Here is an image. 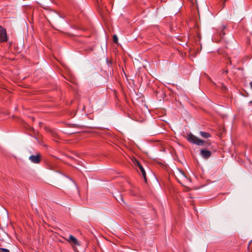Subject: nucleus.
<instances>
[{"label":"nucleus","instance_id":"f257e3e1","mask_svg":"<svg viewBox=\"0 0 252 252\" xmlns=\"http://www.w3.org/2000/svg\"><path fill=\"white\" fill-rule=\"evenodd\" d=\"M176 177L179 183L184 186H186L190 182V180L179 169H177Z\"/></svg>","mask_w":252,"mask_h":252},{"label":"nucleus","instance_id":"f03ea898","mask_svg":"<svg viewBox=\"0 0 252 252\" xmlns=\"http://www.w3.org/2000/svg\"><path fill=\"white\" fill-rule=\"evenodd\" d=\"M187 139L189 142L198 145H202L204 143L203 140L199 139L193 134H189L188 136Z\"/></svg>","mask_w":252,"mask_h":252},{"label":"nucleus","instance_id":"7ed1b4c3","mask_svg":"<svg viewBox=\"0 0 252 252\" xmlns=\"http://www.w3.org/2000/svg\"><path fill=\"white\" fill-rule=\"evenodd\" d=\"M7 35L6 29L0 26V42H4L7 41Z\"/></svg>","mask_w":252,"mask_h":252},{"label":"nucleus","instance_id":"20e7f679","mask_svg":"<svg viewBox=\"0 0 252 252\" xmlns=\"http://www.w3.org/2000/svg\"><path fill=\"white\" fill-rule=\"evenodd\" d=\"M29 159L34 163H38L40 162V155L37 154V155H32L29 157Z\"/></svg>","mask_w":252,"mask_h":252},{"label":"nucleus","instance_id":"39448f33","mask_svg":"<svg viewBox=\"0 0 252 252\" xmlns=\"http://www.w3.org/2000/svg\"><path fill=\"white\" fill-rule=\"evenodd\" d=\"M69 242L75 245H79V243L77 239L74 237L73 235H70L68 238L67 240Z\"/></svg>","mask_w":252,"mask_h":252},{"label":"nucleus","instance_id":"423d86ee","mask_svg":"<svg viewBox=\"0 0 252 252\" xmlns=\"http://www.w3.org/2000/svg\"><path fill=\"white\" fill-rule=\"evenodd\" d=\"M200 154L204 158H208L211 156V152L210 151L204 149L201 151Z\"/></svg>","mask_w":252,"mask_h":252},{"label":"nucleus","instance_id":"0eeeda50","mask_svg":"<svg viewBox=\"0 0 252 252\" xmlns=\"http://www.w3.org/2000/svg\"><path fill=\"white\" fill-rule=\"evenodd\" d=\"M189 52L191 57H194L199 52V50L198 48H189Z\"/></svg>","mask_w":252,"mask_h":252},{"label":"nucleus","instance_id":"6e6552de","mask_svg":"<svg viewBox=\"0 0 252 252\" xmlns=\"http://www.w3.org/2000/svg\"><path fill=\"white\" fill-rule=\"evenodd\" d=\"M139 169L140 170V171L142 173V176L145 180V181L147 182L146 172L142 165H140Z\"/></svg>","mask_w":252,"mask_h":252},{"label":"nucleus","instance_id":"1a4fd4ad","mask_svg":"<svg viewBox=\"0 0 252 252\" xmlns=\"http://www.w3.org/2000/svg\"><path fill=\"white\" fill-rule=\"evenodd\" d=\"M200 134L202 137H203L204 138H208L211 136L210 133L204 131H200Z\"/></svg>","mask_w":252,"mask_h":252},{"label":"nucleus","instance_id":"9d476101","mask_svg":"<svg viewBox=\"0 0 252 252\" xmlns=\"http://www.w3.org/2000/svg\"><path fill=\"white\" fill-rule=\"evenodd\" d=\"M113 42L115 43L116 44H117L118 46H119V44L118 43V38L117 36L115 34L113 35Z\"/></svg>","mask_w":252,"mask_h":252},{"label":"nucleus","instance_id":"9b49d317","mask_svg":"<svg viewBox=\"0 0 252 252\" xmlns=\"http://www.w3.org/2000/svg\"><path fill=\"white\" fill-rule=\"evenodd\" d=\"M0 252H10L9 250L7 249L0 248Z\"/></svg>","mask_w":252,"mask_h":252},{"label":"nucleus","instance_id":"f8f14e48","mask_svg":"<svg viewBox=\"0 0 252 252\" xmlns=\"http://www.w3.org/2000/svg\"><path fill=\"white\" fill-rule=\"evenodd\" d=\"M135 165H137L139 168L140 167V165H142L138 161H137L136 160L135 161Z\"/></svg>","mask_w":252,"mask_h":252},{"label":"nucleus","instance_id":"ddd939ff","mask_svg":"<svg viewBox=\"0 0 252 252\" xmlns=\"http://www.w3.org/2000/svg\"><path fill=\"white\" fill-rule=\"evenodd\" d=\"M226 1V0H223V7H224V4H225V1Z\"/></svg>","mask_w":252,"mask_h":252},{"label":"nucleus","instance_id":"4468645a","mask_svg":"<svg viewBox=\"0 0 252 252\" xmlns=\"http://www.w3.org/2000/svg\"><path fill=\"white\" fill-rule=\"evenodd\" d=\"M250 84L251 88L252 89V81L251 82H250Z\"/></svg>","mask_w":252,"mask_h":252},{"label":"nucleus","instance_id":"2eb2a0df","mask_svg":"<svg viewBox=\"0 0 252 252\" xmlns=\"http://www.w3.org/2000/svg\"><path fill=\"white\" fill-rule=\"evenodd\" d=\"M100 2H101V0H100ZM97 1L98 3H99V0H97Z\"/></svg>","mask_w":252,"mask_h":252},{"label":"nucleus","instance_id":"dca6fc26","mask_svg":"<svg viewBox=\"0 0 252 252\" xmlns=\"http://www.w3.org/2000/svg\"><path fill=\"white\" fill-rule=\"evenodd\" d=\"M35 138L36 139V140L37 141H38V139H37V138L36 137H35Z\"/></svg>","mask_w":252,"mask_h":252},{"label":"nucleus","instance_id":"f3484780","mask_svg":"<svg viewBox=\"0 0 252 252\" xmlns=\"http://www.w3.org/2000/svg\"><path fill=\"white\" fill-rule=\"evenodd\" d=\"M120 198H121V200L123 201V198L121 197H120Z\"/></svg>","mask_w":252,"mask_h":252},{"label":"nucleus","instance_id":"a211bd4d","mask_svg":"<svg viewBox=\"0 0 252 252\" xmlns=\"http://www.w3.org/2000/svg\"><path fill=\"white\" fill-rule=\"evenodd\" d=\"M222 35H224V33H223V32H222Z\"/></svg>","mask_w":252,"mask_h":252}]
</instances>
